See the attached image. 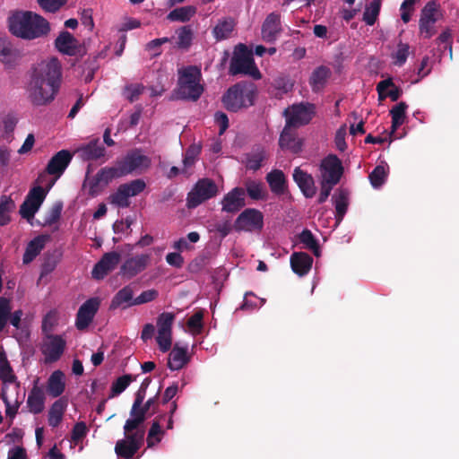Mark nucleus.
Returning <instances> with one entry per match:
<instances>
[{
    "label": "nucleus",
    "mask_w": 459,
    "mask_h": 459,
    "mask_svg": "<svg viewBox=\"0 0 459 459\" xmlns=\"http://www.w3.org/2000/svg\"><path fill=\"white\" fill-rule=\"evenodd\" d=\"M159 394L160 391L156 395L149 398L145 403H142L134 413L130 410V418L124 425L125 438L117 440L115 446V453L118 457L132 459L143 445L145 436L143 423L150 410L152 414L157 411Z\"/></svg>",
    "instance_id": "f257e3e1"
},
{
    "label": "nucleus",
    "mask_w": 459,
    "mask_h": 459,
    "mask_svg": "<svg viewBox=\"0 0 459 459\" xmlns=\"http://www.w3.org/2000/svg\"><path fill=\"white\" fill-rule=\"evenodd\" d=\"M61 74L57 58L42 61L33 67L28 85L29 98L33 105L44 106L55 99Z\"/></svg>",
    "instance_id": "f03ea898"
},
{
    "label": "nucleus",
    "mask_w": 459,
    "mask_h": 459,
    "mask_svg": "<svg viewBox=\"0 0 459 459\" xmlns=\"http://www.w3.org/2000/svg\"><path fill=\"white\" fill-rule=\"evenodd\" d=\"M9 30L16 37L34 39L48 33V22L42 16L30 12H15L8 18Z\"/></svg>",
    "instance_id": "7ed1b4c3"
},
{
    "label": "nucleus",
    "mask_w": 459,
    "mask_h": 459,
    "mask_svg": "<svg viewBox=\"0 0 459 459\" xmlns=\"http://www.w3.org/2000/svg\"><path fill=\"white\" fill-rule=\"evenodd\" d=\"M256 87L251 82H239L230 87L222 96V102L227 110L237 112L243 108L254 105Z\"/></svg>",
    "instance_id": "20e7f679"
},
{
    "label": "nucleus",
    "mask_w": 459,
    "mask_h": 459,
    "mask_svg": "<svg viewBox=\"0 0 459 459\" xmlns=\"http://www.w3.org/2000/svg\"><path fill=\"white\" fill-rule=\"evenodd\" d=\"M202 74L196 66H187L179 71L178 97L181 100L196 101L204 92L200 84Z\"/></svg>",
    "instance_id": "39448f33"
},
{
    "label": "nucleus",
    "mask_w": 459,
    "mask_h": 459,
    "mask_svg": "<svg viewBox=\"0 0 459 459\" xmlns=\"http://www.w3.org/2000/svg\"><path fill=\"white\" fill-rule=\"evenodd\" d=\"M229 72L231 75L248 74L256 80L262 77L255 65L252 51L242 43L235 47Z\"/></svg>",
    "instance_id": "423d86ee"
},
{
    "label": "nucleus",
    "mask_w": 459,
    "mask_h": 459,
    "mask_svg": "<svg viewBox=\"0 0 459 459\" xmlns=\"http://www.w3.org/2000/svg\"><path fill=\"white\" fill-rule=\"evenodd\" d=\"M145 187L146 184L142 178L121 184L117 191L110 195L109 202L119 208H127L130 205L129 198L138 195Z\"/></svg>",
    "instance_id": "0eeeda50"
},
{
    "label": "nucleus",
    "mask_w": 459,
    "mask_h": 459,
    "mask_svg": "<svg viewBox=\"0 0 459 459\" xmlns=\"http://www.w3.org/2000/svg\"><path fill=\"white\" fill-rule=\"evenodd\" d=\"M151 164V158L144 155L140 148H134L129 151L121 160H117V165L123 177L137 170H144L148 169Z\"/></svg>",
    "instance_id": "6e6552de"
},
{
    "label": "nucleus",
    "mask_w": 459,
    "mask_h": 459,
    "mask_svg": "<svg viewBox=\"0 0 459 459\" xmlns=\"http://www.w3.org/2000/svg\"><path fill=\"white\" fill-rule=\"evenodd\" d=\"M217 193L218 187L213 180L210 178L199 179L187 195V207L195 208L202 203L214 197Z\"/></svg>",
    "instance_id": "1a4fd4ad"
},
{
    "label": "nucleus",
    "mask_w": 459,
    "mask_h": 459,
    "mask_svg": "<svg viewBox=\"0 0 459 459\" xmlns=\"http://www.w3.org/2000/svg\"><path fill=\"white\" fill-rule=\"evenodd\" d=\"M233 228L237 232L261 231L264 228V214L255 208H247L238 214Z\"/></svg>",
    "instance_id": "9d476101"
},
{
    "label": "nucleus",
    "mask_w": 459,
    "mask_h": 459,
    "mask_svg": "<svg viewBox=\"0 0 459 459\" xmlns=\"http://www.w3.org/2000/svg\"><path fill=\"white\" fill-rule=\"evenodd\" d=\"M321 181L326 184L337 185L343 174L341 160L334 154H329L320 163Z\"/></svg>",
    "instance_id": "9b49d317"
},
{
    "label": "nucleus",
    "mask_w": 459,
    "mask_h": 459,
    "mask_svg": "<svg viewBox=\"0 0 459 459\" xmlns=\"http://www.w3.org/2000/svg\"><path fill=\"white\" fill-rule=\"evenodd\" d=\"M315 114V106L311 103H300L293 105L291 110L287 114V127H298L307 125Z\"/></svg>",
    "instance_id": "f8f14e48"
},
{
    "label": "nucleus",
    "mask_w": 459,
    "mask_h": 459,
    "mask_svg": "<svg viewBox=\"0 0 459 459\" xmlns=\"http://www.w3.org/2000/svg\"><path fill=\"white\" fill-rule=\"evenodd\" d=\"M118 166L105 167L100 169L90 182V194L97 195L103 187L107 186L114 178H121Z\"/></svg>",
    "instance_id": "ddd939ff"
},
{
    "label": "nucleus",
    "mask_w": 459,
    "mask_h": 459,
    "mask_svg": "<svg viewBox=\"0 0 459 459\" xmlns=\"http://www.w3.org/2000/svg\"><path fill=\"white\" fill-rule=\"evenodd\" d=\"M100 299L97 297L87 299L78 309L75 325L78 330H84L92 322L99 310Z\"/></svg>",
    "instance_id": "4468645a"
},
{
    "label": "nucleus",
    "mask_w": 459,
    "mask_h": 459,
    "mask_svg": "<svg viewBox=\"0 0 459 459\" xmlns=\"http://www.w3.org/2000/svg\"><path fill=\"white\" fill-rule=\"evenodd\" d=\"M120 260L121 255L116 251L104 254L91 271L92 278L95 280L104 279L118 265Z\"/></svg>",
    "instance_id": "2eb2a0df"
},
{
    "label": "nucleus",
    "mask_w": 459,
    "mask_h": 459,
    "mask_svg": "<svg viewBox=\"0 0 459 459\" xmlns=\"http://www.w3.org/2000/svg\"><path fill=\"white\" fill-rule=\"evenodd\" d=\"M151 262V255L142 254L127 258L120 267V273L131 279L143 272Z\"/></svg>",
    "instance_id": "dca6fc26"
},
{
    "label": "nucleus",
    "mask_w": 459,
    "mask_h": 459,
    "mask_svg": "<svg viewBox=\"0 0 459 459\" xmlns=\"http://www.w3.org/2000/svg\"><path fill=\"white\" fill-rule=\"evenodd\" d=\"M221 210L229 213H236L246 206L245 189L242 187H234L227 193L221 202Z\"/></svg>",
    "instance_id": "f3484780"
},
{
    "label": "nucleus",
    "mask_w": 459,
    "mask_h": 459,
    "mask_svg": "<svg viewBox=\"0 0 459 459\" xmlns=\"http://www.w3.org/2000/svg\"><path fill=\"white\" fill-rule=\"evenodd\" d=\"M73 159V154L68 150L57 152L48 161L46 167V172L48 175L60 178Z\"/></svg>",
    "instance_id": "a211bd4d"
},
{
    "label": "nucleus",
    "mask_w": 459,
    "mask_h": 459,
    "mask_svg": "<svg viewBox=\"0 0 459 459\" xmlns=\"http://www.w3.org/2000/svg\"><path fill=\"white\" fill-rule=\"evenodd\" d=\"M282 31L281 15L278 13H269L262 25V38L267 43H273Z\"/></svg>",
    "instance_id": "6ab92c4d"
},
{
    "label": "nucleus",
    "mask_w": 459,
    "mask_h": 459,
    "mask_svg": "<svg viewBox=\"0 0 459 459\" xmlns=\"http://www.w3.org/2000/svg\"><path fill=\"white\" fill-rule=\"evenodd\" d=\"M49 341L45 343L42 352L45 355L46 362L57 361L63 355L65 349V340L61 335H48Z\"/></svg>",
    "instance_id": "aec40b11"
},
{
    "label": "nucleus",
    "mask_w": 459,
    "mask_h": 459,
    "mask_svg": "<svg viewBox=\"0 0 459 459\" xmlns=\"http://www.w3.org/2000/svg\"><path fill=\"white\" fill-rule=\"evenodd\" d=\"M265 179L273 195L280 196L290 194L288 180L282 170L278 169L271 170L266 174Z\"/></svg>",
    "instance_id": "412c9836"
},
{
    "label": "nucleus",
    "mask_w": 459,
    "mask_h": 459,
    "mask_svg": "<svg viewBox=\"0 0 459 459\" xmlns=\"http://www.w3.org/2000/svg\"><path fill=\"white\" fill-rule=\"evenodd\" d=\"M293 180L298 185L305 197L312 198L316 192L315 180L307 171L296 167L293 171Z\"/></svg>",
    "instance_id": "4be33fe9"
},
{
    "label": "nucleus",
    "mask_w": 459,
    "mask_h": 459,
    "mask_svg": "<svg viewBox=\"0 0 459 459\" xmlns=\"http://www.w3.org/2000/svg\"><path fill=\"white\" fill-rule=\"evenodd\" d=\"M77 152L83 160H97L105 156L106 149L96 138L79 147Z\"/></svg>",
    "instance_id": "5701e85b"
},
{
    "label": "nucleus",
    "mask_w": 459,
    "mask_h": 459,
    "mask_svg": "<svg viewBox=\"0 0 459 459\" xmlns=\"http://www.w3.org/2000/svg\"><path fill=\"white\" fill-rule=\"evenodd\" d=\"M290 266L292 271L302 277L308 273L312 267L313 258L304 252H294L290 255Z\"/></svg>",
    "instance_id": "b1692460"
},
{
    "label": "nucleus",
    "mask_w": 459,
    "mask_h": 459,
    "mask_svg": "<svg viewBox=\"0 0 459 459\" xmlns=\"http://www.w3.org/2000/svg\"><path fill=\"white\" fill-rule=\"evenodd\" d=\"M57 50L65 55L75 56L78 53V40L68 31H62L55 40Z\"/></svg>",
    "instance_id": "393cba45"
},
{
    "label": "nucleus",
    "mask_w": 459,
    "mask_h": 459,
    "mask_svg": "<svg viewBox=\"0 0 459 459\" xmlns=\"http://www.w3.org/2000/svg\"><path fill=\"white\" fill-rule=\"evenodd\" d=\"M39 380L34 381V385L29 393L27 406L33 414L43 411L45 406V394L43 389L38 385Z\"/></svg>",
    "instance_id": "a878e982"
},
{
    "label": "nucleus",
    "mask_w": 459,
    "mask_h": 459,
    "mask_svg": "<svg viewBox=\"0 0 459 459\" xmlns=\"http://www.w3.org/2000/svg\"><path fill=\"white\" fill-rule=\"evenodd\" d=\"M377 91L378 93L379 100H384L388 97L393 101H396L403 95V90L394 85L391 77L380 81L377 84Z\"/></svg>",
    "instance_id": "bb28decb"
},
{
    "label": "nucleus",
    "mask_w": 459,
    "mask_h": 459,
    "mask_svg": "<svg viewBox=\"0 0 459 459\" xmlns=\"http://www.w3.org/2000/svg\"><path fill=\"white\" fill-rule=\"evenodd\" d=\"M331 70L325 65L316 67L311 74L308 83L314 92L322 91L331 76Z\"/></svg>",
    "instance_id": "cd10ccee"
},
{
    "label": "nucleus",
    "mask_w": 459,
    "mask_h": 459,
    "mask_svg": "<svg viewBox=\"0 0 459 459\" xmlns=\"http://www.w3.org/2000/svg\"><path fill=\"white\" fill-rule=\"evenodd\" d=\"M48 238L49 237L46 235H39L28 243L22 257L23 264H30L36 258V256L45 247Z\"/></svg>",
    "instance_id": "c85d7f7f"
},
{
    "label": "nucleus",
    "mask_w": 459,
    "mask_h": 459,
    "mask_svg": "<svg viewBox=\"0 0 459 459\" xmlns=\"http://www.w3.org/2000/svg\"><path fill=\"white\" fill-rule=\"evenodd\" d=\"M65 389V374L61 370L54 371L48 379L47 392L56 398L59 397Z\"/></svg>",
    "instance_id": "c756f323"
},
{
    "label": "nucleus",
    "mask_w": 459,
    "mask_h": 459,
    "mask_svg": "<svg viewBox=\"0 0 459 459\" xmlns=\"http://www.w3.org/2000/svg\"><path fill=\"white\" fill-rule=\"evenodd\" d=\"M189 361L187 349L178 347L177 344L169 355L168 367L171 370H179Z\"/></svg>",
    "instance_id": "7c9ffc66"
},
{
    "label": "nucleus",
    "mask_w": 459,
    "mask_h": 459,
    "mask_svg": "<svg viewBox=\"0 0 459 459\" xmlns=\"http://www.w3.org/2000/svg\"><path fill=\"white\" fill-rule=\"evenodd\" d=\"M266 159L265 149L261 145H257L253 148L250 153L246 155V168L249 170L256 171L260 169Z\"/></svg>",
    "instance_id": "2f4dec72"
},
{
    "label": "nucleus",
    "mask_w": 459,
    "mask_h": 459,
    "mask_svg": "<svg viewBox=\"0 0 459 459\" xmlns=\"http://www.w3.org/2000/svg\"><path fill=\"white\" fill-rule=\"evenodd\" d=\"M66 407L67 400L64 397L54 402L48 411V420L49 426L56 428L61 423Z\"/></svg>",
    "instance_id": "473e14b6"
},
{
    "label": "nucleus",
    "mask_w": 459,
    "mask_h": 459,
    "mask_svg": "<svg viewBox=\"0 0 459 459\" xmlns=\"http://www.w3.org/2000/svg\"><path fill=\"white\" fill-rule=\"evenodd\" d=\"M20 57L19 51L6 39L0 38V61L13 65Z\"/></svg>",
    "instance_id": "72a5a7b5"
},
{
    "label": "nucleus",
    "mask_w": 459,
    "mask_h": 459,
    "mask_svg": "<svg viewBox=\"0 0 459 459\" xmlns=\"http://www.w3.org/2000/svg\"><path fill=\"white\" fill-rule=\"evenodd\" d=\"M291 127H287L285 125L279 139V144L282 149H288L293 152L294 153H298L301 151V142L296 138L295 134H292L290 129Z\"/></svg>",
    "instance_id": "f704fd0d"
},
{
    "label": "nucleus",
    "mask_w": 459,
    "mask_h": 459,
    "mask_svg": "<svg viewBox=\"0 0 459 459\" xmlns=\"http://www.w3.org/2000/svg\"><path fill=\"white\" fill-rule=\"evenodd\" d=\"M408 108V105L401 101L397 105L392 108L390 110V115L392 117V126H391V132H390V137L395 133V131L398 129L399 126H401L406 118V109ZM393 139L390 138V142H392Z\"/></svg>",
    "instance_id": "c9c22d12"
},
{
    "label": "nucleus",
    "mask_w": 459,
    "mask_h": 459,
    "mask_svg": "<svg viewBox=\"0 0 459 459\" xmlns=\"http://www.w3.org/2000/svg\"><path fill=\"white\" fill-rule=\"evenodd\" d=\"M134 290L131 285H126L119 290L115 296L113 297L109 308L117 309L120 307L124 308L125 306L130 304L134 299Z\"/></svg>",
    "instance_id": "e433bc0d"
},
{
    "label": "nucleus",
    "mask_w": 459,
    "mask_h": 459,
    "mask_svg": "<svg viewBox=\"0 0 459 459\" xmlns=\"http://www.w3.org/2000/svg\"><path fill=\"white\" fill-rule=\"evenodd\" d=\"M0 379L3 383L16 384V389L20 387V382L15 376L4 351L0 352Z\"/></svg>",
    "instance_id": "4c0bfd02"
},
{
    "label": "nucleus",
    "mask_w": 459,
    "mask_h": 459,
    "mask_svg": "<svg viewBox=\"0 0 459 459\" xmlns=\"http://www.w3.org/2000/svg\"><path fill=\"white\" fill-rule=\"evenodd\" d=\"M235 27V22L228 17L218 22L212 30V35L217 41L224 40L230 38Z\"/></svg>",
    "instance_id": "58836bf2"
},
{
    "label": "nucleus",
    "mask_w": 459,
    "mask_h": 459,
    "mask_svg": "<svg viewBox=\"0 0 459 459\" xmlns=\"http://www.w3.org/2000/svg\"><path fill=\"white\" fill-rule=\"evenodd\" d=\"M333 200L335 207V219L339 223L342 221L345 213L348 210L349 198L348 192L344 189H340L338 195L333 196Z\"/></svg>",
    "instance_id": "ea45409f"
},
{
    "label": "nucleus",
    "mask_w": 459,
    "mask_h": 459,
    "mask_svg": "<svg viewBox=\"0 0 459 459\" xmlns=\"http://www.w3.org/2000/svg\"><path fill=\"white\" fill-rule=\"evenodd\" d=\"M196 13V7L194 5H186L175 8L167 15V19L170 22H186Z\"/></svg>",
    "instance_id": "a19ab883"
},
{
    "label": "nucleus",
    "mask_w": 459,
    "mask_h": 459,
    "mask_svg": "<svg viewBox=\"0 0 459 459\" xmlns=\"http://www.w3.org/2000/svg\"><path fill=\"white\" fill-rule=\"evenodd\" d=\"M164 418L165 415L161 414L153 420L147 436V445L149 447H152L156 443L160 442L161 436L164 434V431L161 429L160 420Z\"/></svg>",
    "instance_id": "79ce46f5"
},
{
    "label": "nucleus",
    "mask_w": 459,
    "mask_h": 459,
    "mask_svg": "<svg viewBox=\"0 0 459 459\" xmlns=\"http://www.w3.org/2000/svg\"><path fill=\"white\" fill-rule=\"evenodd\" d=\"M245 193L254 201L264 200L267 197L263 184L255 180H247L245 183Z\"/></svg>",
    "instance_id": "37998d69"
},
{
    "label": "nucleus",
    "mask_w": 459,
    "mask_h": 459,
    "mask_svg": "<svg viewBox=\"0 0 459 459\" xmlns=\"http://www.w3.org/2000/svg\"><path fill=\"white\" fill-rule=\"evenodd\" d=\"M299 240L305 246L306 248L311 250L316 256L320 255V247L318 241L311 230L304 229L299 235Z\"/></svg>",
    "instance_id": "c03bdc74"
},
{
    "label": "nucleus",
    "mask_w": 459,
    "mask_h": 459,
    "mask_svg": "<svg viewBox=\"0 0 459 459\" xmlns=\"http://www.w3.org/2000/svg\"><path fill=\"white\" fill-rule=\"evenodd\" d=\"M381 0H373L368 5L365 7L363 13V21L368 26H373L380 13Z\"/></svg>",
    "instance_id": "a18cd8bd"
},
{
    "label": "nucleus",
    "mask_w": 459,
    "mask_h": 459,
    "mask_svg": "<svg viewBox=\"0 0 459 459\" xmlns=\"http://www.w3.org/2000/svg\"><path fill=\"white\" fill-rule=\"evenodd\" d=\"M136 380V376L126 374L117 377L111 385V394L109 397H114L123 393L128 385Z\"/></svg>",
    "instance_id": "49530a36"
},
{
    "label": "nucleus",
    "mask_w": 459,
    "mask_h": 459,
    "mask_svg": "<svg viewBox=\"0 0 459 459\" xmlns=\"http://www.w3.org/2000/svg\"><path fill=\"white\" fill-rule=\"evenodd\" d=\"M15 207L14 202L10 196L2 195L0 197V225H7L10 221L9 212Z\"/></svg>",
    "instance_id": "de8ad7c7"
},
{
    "label": "nucleus",
    "mask_w": 459,
    "mask_h": 459,
    "mask_svg": "<svg viewBox=\"0 0 459 459\" xmlns=\"http://www.w3.org/2000/svg\"><path fill=\"white\" fill-rule=\"evenodd\" d=\"M387 170L385 166L377 165L370 172L368 178L373 187L378 188L382 186L387 178Z\"/></svg>",
    "instance_id": "09e8293b"
},
{
    "label": "nucleus",
    "mask_w": 459,
    "mask_h": 459,
    "mask_svg": "<svg viewBox=\"0 0 459 459\" xmlns=\"http://www.w3.org/2000/svg\"><path fill=\"white\" fill-rule=\"evenodd\" d=\"M175 316L172 313L163 312L157 318L158 332L160 333H172V325Z\"/></svg>",
    "instance_id": "8fccbe9b"
},
{
    "label": "nucleus",
    "mask_w": 459,
    "mask_h": 459,
    "mask_svg": "<svg viewBox=\"0 0 459 459\" xmlns=\"http://www.w3.org/2000/svg\"><path fill=\"white\" fill-rule=\"evenodd\" d=\"M158 296H159V292L157 290L151 289V290H144L138 297H136L130 304H128L127 306H125L124 309L127 308L129 307H132V306L142 305V304L151 302V301L156 299L158 298Z\"/></svg>",
    "instance_id": "3c124183"
},
{
    "label": "nucleus",
    "mask_w": 459,
    "mask_h": 459,
    "mask_svg": "<svg viewBox=\"0 0 459 459\" xmlns=\"http://www.w3.org/2000/svg\"><path fill=\"white\" fill-rule=\"evenodd\" d=\"M46 195L47 191L42 186H35L30 190L25 199L39 208L44 202Z\"/></svg>",
    "instance_id": "603ef678"
},
{
    "label": "nucleus",
    "mask_w": 459,
    "mask_h": 459,
    "mask_svg": "<svg viewBox=\"0 0 459 459\" xmlns=\"http://www.w3.org/2000/svg\"><path fill=\"white\" fill-rule=\"evenodd\" d=\"M11 311L10 300L7 298L0 297V332L5 327Z\"/></svg>",
    "instance_id": "864d4df0"
},
{
    "label": "nucleus",
    "mask_w": 459,
    "mask_h": 459,
    "mask_svg": "<svg viewBox=\"0 0 459 459\" xmlns=\"http://www.w3.org/2000/svg\"><path fill=\"white\" fill-rule=\"evenodd\" d=\"M178 44L180 48H188L193 39V30L190 26H183L178 30Z\"/></svg>",
    "instance_id": "5fc2aeb1"
},
{
    "label": "nucleus",
    "mask_w": 459,
    "mask_h": 459,
    "mask_svg": "<svg viewBox=\"0 0 459 459\" xmlns=\"http://www.w3.org/2000/svg\"><path fill=\"white\" fill-rule=\"evenodd\" d=\"M437 11V5L436 2L429 1L421 10L420 20L437 22V19L436 13Z\"/></svg>",
    "instance_id": "6e6d98bb"
},
{
    "label": "nucleus",
    "mask_w": 459,
    "mask_h": 459,
    "mask_svg": "<svg viewBox=\"0 0 459 459\" xmlns=\"http://www.w3.org/2000/svg\"><path fill=\"white\" fill-rule=\"evenodd\" d=\"M168 42L169 39L167 37L152 39L146 44L145 50L149 51L152 57L158 56L161 54V45Z\"/></svg>",
    "instance_id": "4d7b16f0"
},
{
    "label": "nucleus",
    "mask_w": 459,
    "mask_h": 459,
    "mask_svg": "<svg viewBox=\"0 0 459 459\" xmlns=\"http://www.w3.org/2000/svg\"><path fill=\"white\" fill-rule=\"evenodd\" d=\"M0 396L6 407V410H5L6 415L10 418H13L16 415L19 406L22 403V402L15 400V403L13 405H12L7 397V394H6V387H4V386L2 388Z\"/></svg>",
    "instance_id": "13d9d810"
},
{
    "label": "nucleus",
    "mask_w": 459,
    "mask_h": 459,
    "mask_svg": "<svg viewBox=\"0 0 459 459\" xmlns=\"http://www.w3.org/2000/svg\"><path fill=\"white\" fill-rule=\"evenodd\" d=\"M62 208V204H56L55 205H53V207L47 214L43 225L51 226L56 223L60 219Z\"/></svg>",
    "instance_id": "bf43d9fd"
},
{
    "label": "nucleus",
    "mask_w": 459,
    "mask_h": 459,
    "mask_svg": "<svg viewBox=\"0 0 459 459\" xmlns=\"http://www.w3.org/2000/svg\"><path fill=\"white\" fill-rule=\"evenodd\" d=\"M39 209V208L37 207L34 204H31L25 199L20 207V214L22 218L30 221L34 218V215Z\"/></svg>",
    "instance_id": "052dcab7"
},
{
    "label": "nucleus",
    "mask_w": 459,
    "mask_h": 459,
    "mask_svg": "<svg viewBox=\"0 0 459 459\" xmlns=\"http://www.w3.org/2000/svg\"><path fill=\"white\" fill-rule=\"evenodd\" d=\"M88 433V428L83 421H80L74 424L72 430V441L75 444L79 443Z\"/></svg>",
    "instance_id": "680f3d73"
},
{
    "label": "nucleus",
    "mask_w": 459,
    "mask_h": 459,
    "mask_svg": "<svg viewBox=\"0 0 459 459\" xmlns=\"http://www.w3.org/2000/svg\"><path fill=\"white\" fill-rule=\"evenodd\" d=\"M436 22L420 20L419 21L420 35L425 39L431 38L436 32Z\"/></svg>",
    "instance_id": "e2e57ef3"
},
{
    "label": "nucleus",
    "mask_w": 459,
    "mask_h": 459,
    "mask_svg": "<svg viewBox=\"0 0 459 459\" xmlns=\"http://www.w3.org/2000/svg\"><path fill=\"white\" fill-rule=\"evenodd\" d=\"M144 87L141 84H131L125 88L124 93L126 98L130 101H135L143 93Z\"/></svg>",
    "instance_id": "0e129e2a"
},
{
    "label": "nucleus",
    "mask_w": 459,
    "mask_h": 459,
    "mask_svg": "<svg viewBox=\"0 0 459 459\" xmlns=\"http://www.w3.org/2000/svg\"><path fill=\"white\" fill-rule=\"evenodd\" d=\"M38 3L43 10L55 13L66 3V0H38Z\"/></svg>",
    "instance_id": "69168bd1"
},
{
    "label": "nucleus",
    "mask_w": 459,
    "mask_h": 459,
    "mask_svg": "<svg viewBox=\"0 0 459 459\" xmlns=\"http://www.w3.org/2000/svg\"><path fill=\"white\" fill-rule=\"evenodd\" d=\"M204 313L199 310L193 314L187 320V326L195 332H200L203 328Z\"/></svg>",
    "instance_id": "338daca9"
},
{
    "label": "nucleus",
    "mask_w": 459,
    "mask_h": 459,
    "mask_svg": "<svg viewBox=\"0 0 459 459\" xmlns=\"http://www.w3.org/2000/svg\"><path fill=\"white\" fill-rule=\"evenodd\" d=\"M58 259L55 253L46 254L42 264V274H48L54 271L57 264Z\"/></svg>",
    "instance_id": "774afa93"
}]
</instances>
